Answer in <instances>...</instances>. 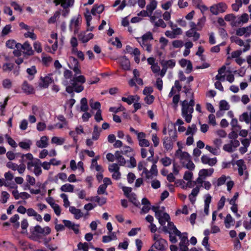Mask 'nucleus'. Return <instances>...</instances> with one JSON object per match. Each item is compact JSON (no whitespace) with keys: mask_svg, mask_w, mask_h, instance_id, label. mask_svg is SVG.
<instances>
[{"mask_svg":"<svg viewBox=\"0 0 251 251\" xmlns=\"http://www.w3.org/2000/svg\"><path fill=\"white\" fill-rule=\"evenodd\" d=\"M30 232L31 233L30 239L39 243L43 241L44 245L45 246L49 245L52 239L50 237H43L42 235L46 236L50 233L51 229L49 226H47L42 227L39 225H36L35 226L30 227Z\"/></svg>","mask_w":251,"mask_h":251,"instance_id":"f257e3e1","label":"nucleus"},{"mask_svg":"<svg viewBox=\"0 0 251 251\" xmlns=\"http://www.w3.org/2000/svg\"><path fill=\"white\" fill-rule=\"evenodd\" d=\"M187 96H190V100L189 101L185 100L181 103V116L185 119L187 123H190L192 119V114L194 112V106L195 105V100L194 94L190 91L187 90L186 92Z\"/></svg>","mask_w":251,"mask_h":251,"instance_id":"f03ea898","label":"nucleus"},{"mask_svg":"<svg viewBox=\"0 0 251 251\" xmlns=\"http://www.w3.org/2000/svg\"><path fill=\"white\" fill-rule=\"evenodd\" d=\"M77 75L75 74V75L70 81V85L67 86L66 88V92L72 94V97L74 96V91L76 93H80L84 89L82 84L85 83L86 81L85 77L82 75L78 76H77Z\"/></svg>","mask_w":251,"mask_h":251,"instance_id":"7ed1b4c3","label":"nucleus"},{"mask_svg":"<svg viewBox=\"0 0 251 251\" xmlns=\"http://www.w3.org/2000/svg\"><path fill=\"white\" fill-rule=\"evenodd\" d=\"M175 156L179 160L183 167L189 170H192L195 168V166L191 160L190 155L187 152L176 150Z\"/></svg>","mask_w":251,"mask_h":251,"instance_id":"20e7f679","label":"nucleus"},{"mask_svg":"<svg viewBox=\"0 0 251 251\" xmlns=\"http://www.w3.org/2000/svg\"><path fill=\"white\" fill-rule=\"evenodd\" d=\"M137 42L142 48L148 52L152 51V45L151 42L153 39V35L151 32H147L140 37L136 38Z\"/></svg>","mask_w":251,"mask_h":251,"instance_id":"39448f33","label":"nucleus"},{"mask_svg":"<svg viewBox=\"0 0 251 251\" xmlns=\"http://www.w3.org/2000/svg\"><path fill=\"white\" fill-rule=\"evenodd\" d=\"M226 67L223 66L218 70V74L215 76V78L217 80H221L224 81L226 80V79L230 83H232L234 80V75L232 74L231 72L228 71H226Z\"/></svg>","mask_w":251,"mask_h":251,"instance_id":"423d86ee","label":"nucleus"},{"mask_svg":"<svg viewBox=\"0 0 251 251\" xmlns=\"http://www.w3.org/2000/svg\"><path fill=\"white\" fill-rule=\"evenodd\" d=\"M27 169L33 173L36 176L42 174L41 162L40 159L35 158V160L27 162Z\"/></svg>","mask_w":251,"mask_h":251,"instance_id":"0eeeda50","label":"nucleus"},{"mask_svg":"<svg viewBox=\"0 0 251 251\" xmlns=\"http://www.w3.org/2000/svg\"><path fill=\"white\" fill-rule=\"evenodd\" d=\"M153 210L155 212V217L158 219L159 224L163 226H165L166 223L170 220V217L168 214L163 212L162 209L159 208H154Z\"/></svg>","mask_w":251,"mask_h":251,"instance_id":"6e6552de","label":"nucleus"},{"mask_svg":"<svg viewBox=\"0 0 251 251\" xmlns=\"http://www.w3.org/2000/svg\"><path fill=\"white\" fill-rule=\"evenodd\" d=\"M250 40L243 41L239 38H236V45L241 47H243L242 49L236 50V57H239L242 52H246L250 49Z\"/></svg>","mask_w":251,"mask_h":251,"instance_id":"1a4fd4ad","label":"nucleus"},{"mask_svg":"<svg viewBox=\"0 0 251 251\" xmlns=\"http://www.w3.org/2000/svg\"><path fill=\"white\" fill-rule=\"evenodd\" d=\"M180 239L179 244V251H188V246L189 241L188 239V234L186 232L181 233L177 234Z\"/></svg>","mask_w":251,"mask_h":251,"instance_id":"9d476101","label":"nucleus"},{"mask_svg":"<svg viewBox=\"0 0 251 251\" xmlns=\"http://www.w3.org/2000/svg\"><path fill=\"white\" fill-rule=\"evenodd\" d=\"M153 240L155 241L153 246L154 248L159 251H164L167 247L166 241L160 237L158 234L153 235Z\"/></svg>","mask_w":251,"mask_h":251,"instance_id":"9b49d317","label":"nucleus"},{"mask_svg":"<svg viewBox=\"0 0 251 251\" xmlns=\"http://www.w3.org/2000/svg\"><path fill=\"white\" fill-rule=\"evenodd\" d=\"M236 165L238 166V172L239 175L242 176L244 180L247 179L249 174L247 169V166L244 161L242 160L237 161Z\"/></svg>","mask_w":251,"mask_h":251,"instance_id":"f8f14e48","label":"nucleus"},{"mask_svg":"<svg viewBox=\"0 0 251 251\" xmlns=\"http://www.w3.org/2000/svg\"><path fill=\"white\" fill-rule=\"evenodd\" d=\"M228 138L231 140L230 143L226 144L224 146L223 149L227 152H232L235 148V131L232 129L231 132L228 134Z\"/></svg>","mask_w":251,"mask_h":251,"instance_id":"ddd939ff","label":"nucleus"},{"mask_svg":"<svg viewBox=\"0 0 251 251\" xmlns=\"http://www.w3.org/2000/svg\"><path fill=\"white\" fill-rule=\"evenodd\" d=\"M158 175V170L156 164H153L150 170L145 169V172H142V176L147 179H151L153 177Z\"/></svg>","mask_w":251,"mask_h":251,"instance_id":"4468645a","label":"nucleus"},{"mask_svg":"<svg viewBox=\"0 0 251 251\" xmlns=\"http://www.w3.org/2000/svg\"><path fill=\"white\" fill-rule=\"evenodd\" d=\"M227 7V5L226 3L220 2L211 6L210 11L213 15H217L219 13L225 12Z\"/></svg>","mask_w":251,"mask_h":251,"instance_id":"2eb2a0df","label":"nucleus"},{"mask_svg":"<svg viewBox=\"0 0 251 251\" xmlns=\"http://www.w3.org/2000/svg\"><path fill=\"white\" fill-rule=\"evenodd\" d=\"M69 62L68 63V66L72 69L75 75H79L81 73L79 63L77 59L75 58L70 56L69 59Z\"/></svg>","mask_w":251,"mask_h":251,"instance_id":"dca6fc26","label":"nucleus"},{"mask_svg":"<svg viewBox=\"0 0 251 251\" xmlns=\"http://www.w3.org/2000/svg\"><path fill=\"white\" fill-rule=\"evenodd\" d=\"M80 24L81 18L80 15L74 17L70 21L69 28L71 30L74 29L75 33H76L78 31V26Z\"/></svg>","mask_w":251,"mask_h":251,"instance_id":"f3484780","label":"nucleus"},{"mask_svg":"<svg viewBox=\"0 0 251 251\" xmlns=\"http://www.w3.org/2000/svg\"><path fill=\"white\" fill-rule=\"evenodd\" d=\"M146 134L143 132H140V134L137 137L138 141V144L140 147L142 148L150 147V143L149 141L146 139Z\"/></svg>","mask_w":251,"mask_h":251,"instance_id":"a211bd4d","label":"nucleus"},{"mask_svg":"<svg viewBox=\"0 0 251 251\" xmlns=\"http://www.w3.org/2000/svg\"><path fill=\"white\" fill-rule=\"evenodd\" d=\"M168 226H164L163 227V230L165 233H170V232H172L174 233V234L175 235H177L178 234L180 233V231L178 230L176 226L174 225V223L170 221V220L167 222Z\"/></svg>","mask_w":251,"mask_h":251,"instance_id":"6ab92c4d","label":"nucleus"},{"mask_svg":"<svg viewBox=\"0 0 251 251\" xmlns=\"http://www.w3.org/2000/svg\"><path fill=\"white\" fill-rule=\"evenodd\" d=\"M93 37L94 34L92 33L87 32V31H82L78 35L79 40L83 43L88 42Z\"/></svg>","mask_w":251,"mask_h":251,"instance_id":"aec40b11","label":"nucleus"},{"mask_svg":"<svg viewBox=\"0 0 251 251\" xmlns=\"http://www.w3.org/2000/svg\"><path fill=\"white\" fill-rule=\"evenodd\" d=\"M251 34V25L246 27L239 28L236 29V35L249 36Z\"/></svg>","mask_w":251,"mask_h":251,"instance_id":"412c9836","label":"nucleus"},{"mask_svg":"<svg viewBox=\"0 0 251 251\" xmlns=\"http://www.w3.org/2000/svg\"><path fill=\"white\" fill-rule=\"evenodd\" d=\"M52 81L53 79L50 75H48L45 77H41L39 85L41 88H47Z\"/></svg>","mask_w":251,"mask_h":251,"instance_id":"4be33fe9","label":"nucleus"},{"mask_svg":"<svg viewBox=\"0 0 251 251\" xmlns=\"http://www.w3.org/2000/svg\"><path fill=\"white\" fill-rule=\"evenodd\" d=\"M140 100V97L137 95H129L127 98L123 97L122 100L126 102L128 105H131L134 102H138Z\"/></svg>","mask_w":251,"mask_h":251,"instance_id":"5701e85b","label":"nucleus"},{"mask_svg":"<svg viewBox=\"0 0 251 251\" xmlns=\"http://www.w3.org/2000/svg\"><path fill=\"white\" fill-rule=\"evenodd\" d=\"M21 47H20V49H23L24 50L23 53L27 55H32L34 54V51L32 49V47L30 44L25 42L23 45L21 44Z\"/></svg>","mask_w":251,"mask_h":251,"instance_id":"b1692460","label":"nucleus"},{"mask_svg":"<svg viewBox=\"0 0 251 251\" xmlns=\"http://www.w3.org/2000/svg\"><path fill=\"white\" fill-rule=\"evenodd\" d=\"M201 161L204 164H208L210 166L215 165L217 163V159L216 157L210 158L208 156L203 155L201 157Z\"/></svg>","mask_w":251,"mask_h":251,"instance_id":"393cba45","label":"nucleus"},{"mask_svg":"<svg viewBox=\"0 0 251 251\" xmlns=\"http://www.w3.org/2000/svg\"><path fill=\"white\" fill-rule=\"evenodd\" d=\"M54 2L56 5L61 3V6L64 9H66L73 5L74 0H54Z\"/></svg>","mask_w":251,"mask_h":251,"instance_id":"a878e982","label":"nucleus"},{"mask_svg":"<svg viewBox=\"0 0 251 251\" xmlns=\"http://www.w3.org/2000/svg\"><path fill=\"white\" fill-rule=\"evenodd\" d=\"M234 219L230 214H227L224 218V225L226 228H230L234 225Z\"/></svg>","mask_w":251,"mask_h":251,"instance_id":"bb28decb","label":"nucleus"},{"mask_svg":"<svg viewBox=\"0 0 251 251\" xmlns=\"http://www.w3.org/2000/svg\"><path fill=\"white\" fill-rule=\"evenodd\" d=\"M22 89L24 92L27 94H31L34 93L35 90L33 86L26 81H24L23 83Z\"/></svg>","mask_w":251,"mask_h":251,"instance_id":"cd10ccee","label":"nucleus"},{"mask_svg":"<svg viewBox=\"0 0 251 251\" xmlns=\"http://www.w3.org/2000/svg\"><path fill=\"white\" fill-rule=\"evenodd\" d=\"M69 211L74 215L75 218L77 220L79 219L83 216V214L81 210L76 208L75 206H70Z\"/></svg>","mask_w":251,"mask_h":251,"instance_id":"c85d7f7f","label":"nucleus"},{"mask_svg":"<svg viewBox=\"0 0 251 251\" xmlns=\"http://www.w3.org/2000/svg\"><path fill=\"white\" fill-rule=\"evenodd\" d=\"M174 142L168 137H164L163 139V145L165 150L167 151L172 150L173 148Z\"/></svg>","mask_w":251,"mask_h":251,"instance_id":"c756f323","label":"nucleus"},{"mask_svg":"<svg viewBox=\"0 0 251 251\" xmlns=\"http://www.w3.org/2000/svg\"><path fill=\"white\" fill-rule=\"evenodd\" d=\"M200 187V186H197L193 189L191 194L189 195V199L192 203H194L196 201V197L199 193Z\"/></svg>","mask_w":251,"mask_h":251,"instance_id":"7c9ffc66","label":"nucleus"},{"mask_svg":"<svg viewBox=\"0 0 251 251\" xmlns=\"http://www.w3.org/2000/svg\"><path fill=\"white\" fill-rule=\"evenodd\" d=\"M119 62L123 69L128 70L130 69V61L126 57L123 56L119 58Z\"/></svg>","mask_w":251,"mask_h":251,"instance_id":"2f4dec72","label":"nucleus"},{"mask_svg":"<svg viewBox=\"0 0 251 251\" xmlns=\"http://www.w3.org/2000/svg\"><path fill=\"white\" fill-rule=\"evenodd\" d=\"M48 138L46 136H42L40 139L36 142V146L40 148H45L47 147Z\"/></svg>","mask_w":251,"mask_h":251,"instance_id":"473e14b6","label":"nucleus"},{"mask_svg":"<svg viewBox=\"0 0 251 251\" xmlns=\"http://www.w3.org/2000/svg\"><path fill=\"white\" fill-rule=\"evenodd\" d=\"M197 30L189 29L186 32V35L188 37H193L194 41L198 40L200 37V34L197 32Z\"/></svg>","mask_w":251,"mask_h":251,"instance_id":"72a5a7b5","label":"nucleus"},{"mask_svg":"<svg viewBox=\"0 0 251 251\" xmlns=\"http://www.w3.org/2000/svg\"><path fill=\"white\" fill-rule=\"evenodd\" d=\"M6 46L9 49H20L21 47V44L17 43L14 40H9L6 43Z\"/></svg>","mask_w":251,"mask_h":251,"instance_id":"f704fd0d","label":"nucleus"},{"mask_svg":"<svg viewBox=\"0 0 251 251\" xmlns=\"http://www.w3.org/2000/svg\"><path fill=\"white\" fill-rule=\"evenodd\" d=\"M214 169L212 168L209 169H201L199 173V176L205 178L206 176H210L213 173Z\"/></svg>","mask_w":251,"mask_h":251,"instance_id":"c9c22d12","label":"nucleus"},{"mask_svg":"<svg viewBox=\"0 0 251 251\" xmlns=\"http://www.w3.org/2000/svg\"><path fill=\"white\" fill-rule=\"evenodd\" d=\"M157 2L156 0H151L150 2L146 6V10L150 13H152L153 11L156 8Z\"/></svg>","mask_w":251,"mask_h":251,"instance_id":"e433bc0d","label":"nucleus"},{"mask_svg":"<svg viewBox=\"0 0 251 251\" xmlns=\"http://www.w3.org/2000/svg\"><path fill=\"white\" fill-rule=\"evenodd\" d=\"M161 65L162 67L165 69L169 68H173L176 65V61L174 59H170L167 61L162 62Z\"/></svg>","mask_w":251,"mask_h":251,"instance_id":"4c0bfd02","label":"nucleus"},{"mask_svg":"<svg viewBox=\"0 0 251 251\" xmlns=\"http://www.w3.org/2000/svg\"><path fill=\"white\" fill-rule=\"evenodd\" d=\"M122 154L119 151H117L115 153V159L121 166L125 165L126 163V160L122 156Z\"/></svg>","mask_w":251,"mask_h":251,"instance_id":"58836bf2","label":"nucleus"},{"mask_svg":"<svg viewBox=\"0 0 251 251\" xmlns=\"http://www.w3.org/2000/svg\"><path fill=\"white\" fill-rule=\"evenodd\" d=\"M74 188L75 186L73 185L70 183H66L61 186L60 190L62 192L73 193L74 190Z\"/></svg>","mask_w":251,"mask_h":251,"instance_id":"ea45409f","label":"nucleus"},{"mask_svg":"<svg viewBox=\"0 0 251 251\" xmlns=\"http://www.w3.org/2000/svg\"><path fill=\"white\" fill-rule=\"evenodd\" d=\"M197 127L195 124H192L188 126L186 130L185 135L187 136H193L197 131Z\"/></svg>","mask_w":251,"mask_h":251,"instance_id":"a19ab883","label":"nucleus"},{"mask_svg":"<svg viewBox=\"0 0 251 251\" xmlns=\"http://www.w3.org/2000/svg\"><path fill=\"white\" fill-rule=\"evenodd\" d=\"M18 145L22 149L28 151L30 149V146L32 145V142L29 140H27L19 142Z\"/></svg>","mask_w":251,"mask_h":251,"instance_id":"79ce46f5","label":"nucleus"},{"mask_svg":"<svg viewBox=\"0 0 251 251\" xmlns=\"http://www.w3.org/2000/svg\"><path fill=\"white\" fill-rule=\"evenodd\" d=\"M224 19L226 22H228L232 27L235 26V17L233 14L226 15Z\"/></svg>","mask_w":251,"mask_h":251,"instance_id":"37998d69","label":"nucleus"},{"mask_svg":"<svg viewBox=\"0 0 251 251\" xmlns=\"http://www.w3.org/2000/svg\"><path fill=\"white\" fill-rule=\"evenodd\" d=\"M241 143L243 147L240 148L239 151L241 154H244L247 151V148L250 145V141L248 139H245L241 141Z\"/></svg>","mask_w":251,"mask_h":251,"instance_id":"c03bdc74","label":"nucleus"},{"mask_svg":"<svg viewBox=\"0 0 251 251\" xmlns=\"http://www.w3.org/2000/svg\"><path fill=\"white\" fill-rule=\"evenodd\" d=\"M239 120L241 122H245L246 124H249L251 122V112L250 114L248 112L243 113L240 117Z\"/></svg>","mask_w":251,"mask_h":251,"instance_id":"a18cd8bd","label":"nucleus"},{"mask_svg":"<svg viewBox=\"0 0 251 251\" xmlns=\"http://www.w3.org/2000/svg\"><path fill=\"white\" fill-rule=\"evenodd\" d=\"M104 10V6L103 5H95L94 6L93 8L91 10V13L93 15H96L97 14H100Z\"/></svg>","mask_w":251,"mask_h":251,"instance_id":"49530a36","label":"nucleus"},{"mask_svg":"<svg viewBox=\"0 0 251 251\" xmlns=\"http://www.w3.org/2000/svg\"><path fill=\"white\" fill-rule=\"evenodd\" d=\"M248 21L249 15L247 13H244L238 17L236 23H238L239 25H243L247 23Z\"/></svg>","mask_w":251,"mask_h":251,"instance_id":"de8ad7c7","label":"nucleus"},{"mask_svg":"<svg viewBox=\"0 0 251 251\" xmlns=\"http://www.w3.org/2000/svg\"><path fill=\"white\" fill-rule=\"evenodd\" d=\"M127 198L134 205H135L137 207H140V203L137 200L136 195H135V193H132L129 196H127Z\"/></svg>","mask_w":251,"mask_h":251,"instance_id":"09e8293b","label":"nucleus"},{"mask_svg":"<svg viewBox=\"0 0 251 251\" xmlns=\"http://www.w3.org/2000/svg\"><path fill=\"white\" fill-rule=\"evenodd\" d=\"M26 72L29 75L28 76V78L30 80H31L34 77V75L37 73V70L36 67L35 66H32L30 68H28L26 69Z\"/></svg>","mask_w":251,"mask_h":251,"instance_id":"8fccbe9b","label":"nucleus"},{"mask_svg":"<svg viewBox=\"0 0 251 251\" xmlns=\"http://www.w3.org/2000/svg\"><path fill=\"white\" fill-rule=\"evenodd\" d=\"M91 200L98 203L99 205L101 206L106 202V199L104 197L95 196L92 198Z\"/></svg>","mask_w":251,"mask_h":251,"instance_id":"3c124183","label":"nucleus"},{"mask_svg":"<svg viewBox=\"0 0 251 251\" xmlns=\"http://www.w3.org/2000/svg\"><path fill=\"white\" fill-rule=\"evenodd\" d=\"M65 141V140L64 138L54 136L51 138V142L52 144H54L56 145H62L64 143Z\"/></svg>","mask_w":251,"mask_h":251,"instance_id":"603ef678","label":"nucleus"},{"mask_svg":"<svg viewBox=\"0 0 251 251\" xmlns=\"http://www.w3.org/2000/svg\"><path fill=\"white\" fill-rule=\"evenodd\" d=\"M10 198L9 194L6 191H2L0 197V202L1 203H5Z\"/></svg>","mask_w":251,"mask_h":251,"instance_id":"864d4df0","label":"nucleus"},{"mask_svg":"<svg viewBox=\"0 0 251 251\" xmlns=\"http://www.w3.org/2000/svg\"><path fill=\"white\" fill-rule=\"evenodd\" d=\"M101 131L97 126H95L92 137L93 140H97L99 139Z\"/></svg>","mask_w":251,"mask_h":251,"instance_id":"5fc2aeb1","label":"nucleus"},{"mask_svg":"<svg viewBox=\"0 0 251 251\" xmlns=\"http://www.w3.org/2000/svg\"><path fill=\"white\" fill-rule=\"evenodd\" d=\"M133 151V150L131 147L126 146L123 147L122 151L120 152L123 154L127 155V156H130L132 154V152Z\"/></svg>","mask_w":251,"mask_h":251,"instance_id":"6e6d98bb","label":"nucleus"},{"mask_svg":"<svg viewBox=\"0 0 251 251\" xmlns=\"http://www.w3.org/2000/svg\"><path fill=\"white\" fill-rule=\"evenodd\" d=\"M78 251H88L89 250V244L87 242L81 243L79 242L77 246Z\"/></svg>","mask_w":251,"mask_h":251,"instance_id":"4d7b16f0","label":"nucleus"},{"mask_svg":"<svg viewBox=\"0 0 251 251\" xmlns=\"http://www.w3.org/2000/svg\"><path fill=\"white\" fill-rule=\"evenodd\" d=\"M22 160L23 162H31V161L35 160V158H34L32 154L30 153H28L25 154H22L21 156Z\"/></svg>","mask_w":251,"mask_h":251,"instance_id":"13d9d810","label":"nucleus"},{"mask_svg":"<svg viewBox=\"0 0 251 251\" xmlns=\"http://www.w3.org/2000/svg\"><path fill=\"white\" fill-rule=\"evenodd\" d=\"M205 149L215 155H218L220 151V149L218 148H213L208 145L206 146Z\"/></svg>","mask_w":251,"mask_h":251,"instance_id":"bf43d9fd","label":"nucleus"},{"mask_svg":"<svg viewBox=\"0 0 251 251\" xmlns=\"http://www.w3.org/2000/svg\"><path fill=\"white\" fill-rule=\"evenodd\" d=\"M148 151L150 152L151 155L147 158V160L149 161L152 162L153 163V164H156V163L157 162V161L153 159L154 151V149L152 147V146L150 147V148H149Z\"/></svg>","mask_w":251,"mask_h":251,"instance_id":"052dcab7","label":"nucleus"},{"mask_svg":"<svg viewBox=\"0 0 251 251\" xmlns=\"http://www.w3.org/2000/svg\"><path fill=\"white\" fill-rule=\"evenodd\" d=\"M169 135L168 137L169 138L171 139L173 142H175L177 138V133L176 130L175 129H170L169 130Z\"/></svg>","mask_w":251,"mask_h":251,"instance_id":"680f3d73","label":"nucleus"},{"mask_svg":"<svg viewBox=\"0 0 251 251\" xmlns=\"http://www.w3.org/2000/svg\"><path fill=\"white\" fill-rule=\"evenodd\" d=\"M153 26L155 27H161L162 28H165L167 25L163 19H159L155 22Z\"/></svg>","mask_w":251,"mask_h":251,"instance_id":"e2e57ef3","label":"nucleus"},{"mask_svg":"<svg viewBox=\"0 0 251 251\" xmlns=\"http://www.w3.org/2000/svg\"><path fill=\"white\" fill-rule=\"evenodd\" d=\"M90 105L91 107L93 109L100 110V103L98 101L94 102V100L91 99L89 101Z\"/></svg>","mask_w":251,"mask_h":251,"instance_id":"0e129e2a","label":"nucleus"},{"mask_svg":"<svg viewBox=\"0 0 251 251\" xmlns=\"http://www.w3.org/2000/svg\"><path fill=\"white\" fill-rule=\"evenodd\" d=\"M219 104L221 110H227L229 109V105L228 102L225 100L220 101Z\"/></svg>","mask_w":251,"mask_h":251,"instance_id":"69168bd1","label":"nucleus"},{"mask_svg":"<svg viewBox=\"0 0 251 251\" xmlns=\"http://www.w3.org/2000/svg\"><path fill=\"white\" fill-rule=\"evenodd\" d=\"M160 161L162 164V165L165 167L170 166L172 163L171 159L167 156L162 158Z\"/></svg>","mask_w":251,"mask_h":251,"instance_id":"338daca9","label":"nucleus"},{"mask_svg":"<svg viewBox=\"0 0 251 251\" xmlns=\"http://www.w3.org/2000/svg\"><path fill=\"white\" fill-rule=\"evenodd\" d=\"M58 179L61 180L63 182H65L67 179V176L64 173H58L57 176H55V181L56 182Z\"/></svg>","mask_w":251,"mask_h":251,"instance_id":"774afa93","label":"nucleus"}]
</instances>
